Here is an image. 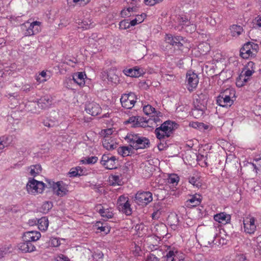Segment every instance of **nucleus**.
<instances>
[{
	"label": "nucleus",
	"instance_id": "obj_1",
	"mask_svg": "<svg viewBox=\"0 0 261 261\" xmlns=\"http://www.w3.org/2000/svg\"><path fill=\"white\" fill-rule=\"evenodd\" d=\"M208 96L205 93L198 94L194 101V108L192 110V115L196 119L201 117L207 109Z\"/></svg>",
	"mask_w": 261,
	"mask_h": 261
},
{
	"label": "nucleus",
	"instance_id": "obj_2",
	"mask_svg": "<svg viewBox=\"0 0 261 261\" xmlns=\"http://www.w3.org/2000/svg\"><path fill=\"white\" fill-rule=\"evenodd\" d=\"M129 145L133 149L137 150L139 149L148 148L150 146L149 140L144 137H140L138 134L129 133L124 138Z\"/></svg>",
	"mask_w": 261,
	"mask_h": 261
},
{
	"label": "nucleus",
	"instance_id": "obj_3",
	"mask_svg": "<svg viewBox=\"0 0 261 261\" xmlns=\"http://www.w3.org/2000/svg\"><path fill=\"white\" fill-rule=\"evenodd\" d=\"M47 185H45L42 181H39L35 179H32L30 180L27 184L26 188L29 193H42L45 187H47Z\"/></svg>",
	"mask_w": 261,
	"mask_h": 261
},
{
	"label": "nucleus",
	"instance_id": "obj_4",
	"mask_svg": "<svg viewBox=\"0 0 261 261\" xmlns=\"http://www.w3.org/2000/svg\"><path fill=\"white\" fill-rule=\"evenodd\" d=\"M136 99V94L134 93L130 92L128 94H123L120 98V102L122 107L130 109L134 106Z\"/></svg>",
	"mask_w": 261,
	"mask_h": 261
},
{
	"label": "nucleus",
	"instance_id": "obj_5",
	"mask_svg": "<svg viewBox=\"0 0 261 261\" xmlns=\"http://www.w3.org/2000/svg\"><path fill=\"white\" fill-rule=\"evenodd\" d=\"M231 90L226 89L217 97V103L220 107H224L227 106H230L233 102L231 99Z\"/></svg>",
	"mask_w": 261,
	"mask_h": 261
},
{
	"label": "nucleus",
	"instance_id": "obj_6",
	"mask_svg": "<svg viewBox=\"0 0 261 261\" xmlns=\"http://www.w3.org/2000/svg\"><path fill=\"white\" fill-rule=\"evenodd\" d=\"M152 193L150 192H138L135 196V201L140 205H146L152 201Z\"/></svg>",
	"mask_w": 261,
	"mask_h": 261
},
{
	"label": "nucleus",
	"instance_id": "obj_7",
	"mask_svg": "<svg viewBox=\"0 0 261 261\" xmlns=\"http://www.w3.org/2000/svg\"><path fill=\"white\" fill-rule=\"evenodd\" d=\"M186 81L188 83L187 88L190 92L193 91L199 83L198 75L193 71H189L186 74Z\"/></svg>",
	"mask_w": 261,
	"mask_h": 261
},
{
	"label": "nucleus",
	"instance_id": "obj_8",
	"mask_svg": "<svg viewBox=\"0 0 261 261\" xmlns=\"http://www.w3.org/2000/svg\"><path fill=\"white\" fill-rule=\"evenodd\" d=\"M177 126L178 124L173 121L170 120L166 121L160 127L155 128V134L156 136H160L161 135L160 131L164 130L171 135Z\"/></svg>",
	"mask_w": 261,
	"mask_h": 261
},
{
	"label": "nucleus",
	"instance_id": "obj_9",
	"mask_svg": "<svg viewBox=\"0 0 261 261\" xmlns=\"http://www.w3.org/2000/svg\"><path fill=\"white\" fill-rule=\"evenodd\" d=\"M118 208L120 211L127 216H129L132 213L130 204L128 200H126L124 196L119 197L117 202Z\"/></svg>",
	"mask_w": 261,
	"mask_h": 261
},
{
	"label": "nucleus",
	"instance_id": "obj_10",
	"mask_svg": "<svg viewBox=\"0 0 261 261\" xmlns=\"http://www.w3.org/2000/svg\"><path fill=\"white\" fill-rule=\"evenodd\" d=\"M116 158L115 156H109V154H104L100 161L101 164L107 169H116Z\"/></svg>",
	"mask_w": 261,
	"mask_h": 261
},
{
	"label": "nucleus",
	"instance_id": "obj_11",
	"mask_svg": "<svg viewBox=\"0 0 261 261\" xmlns=\"http://www.w3.org/2000/svg\"><path fill=\"white\" fill-rule=\"evenodd\" d=\"M165 41L167 43L175 46L178 49H181V47L183 46L182 42L184 41V39L180 36H173L171 35L167 34Z\"/></svg>",
	"mask_w": 261,
	"mask_h": 261
},
{
	"label": "nucleus",
	"instance_id": "obj_12",
	"mask_svg": "<svg viewBox=\"0 0 261 261\" xmlns=\"http://www.w3.org/2000/svg\"><path fill=\"white\" fill-rule=\"evenodd\" d=\"M40 22L38 21H34L32 23L27 22L21 25V29L25 30L24 35L25 36H30L34 35L35 33L38 32V29L37 28L34 30L35 26H38Z\"/></svg>",
	"mask_w": 261,
	"mask_h": 261
},
{
	"label": "nucleus",
	"instance_id": "obj_13",
	"mask_svg": "<svg viewBox=\"0 0 261 261\" xmlns=\"http://www.w3.org/2000/svg\"><path fill=\"white\" fill-rule=\"evenodd\" d=\"M85 111L92 116H97L100 113L101 109L98 104L92 101L86 104Z\"/></svg>",
	"mask_w": 261,
	"mask_h": 261
},
{
	"label": "nucleus",
	"instance_id": "obj_14",
	"mask_svg": "<svg viewBox=\"0 0 261 261\" xmlns=\"http://www.w3.org/2000/svg\"><path fill=\"white\" fill-rule=\"evenodd\" d=\"M243 225L244 231L249 234L253 233L256 230V225H255V218L251 217L250 218H246L243 221Z\"/></svg>",
	"mask_w": 261,
	"mask_h": 261
},
{
	"label": "nucleus",
	"instance_id": "obj_15",
	"mask_svg": "<svg viewBox=\"0 0 261 261\" xmlns=\"http://www.w3.org/2000/svg\"><path fill=\"white\" fill-rule=\"evenodd\" d=\"M154 231L155 236L159 238H164L168 234V228L167 226L163 223H160L155 225Z\"/></svg>",
	"mask_w": 261,
	"mask_h": 261
},
{
	"label": "nucleus",
	"instance_id": "obj_16",
	"mask_svg": "<svg viewBox=\"0 0 261 261\" xmlns=\"http://www.w3.org/2000/svg\"><path fill=\"white\" fill-rule=\"evenodd\" d=\"M41 237V233L37 231H30L25 232L23 233L22 239L25 242H35L38 240Z\"/></svg>",
	"mask_w": 261,
	"mask_h": 261
},
{
	"label": "nucleus",
	"instance_id": "obj_17",
	"mask_svg": "<svg viewBox=\"0 0 261 261\" xmlns=\"http://www.w3.org/2000/svg\"><path fill=\"white\" fill-rule=\"evenodd\" d=\"M53 98L50 96H44L37 101V106L41 110L46 109L52 105Z\"/></svg>",
	"mask_w": 261,
	"mask_h": 261
},
{
	"label": "nucleus",
	"instance_id": "obj_18",
	"mask_svg": "<svg viewBox=\"0 0 261 261\" xmlns=\"http://www.w3.org/2000/svg\"><path fill=\"white\" fill-rule=\"evenodd\" d=\"M250 42L246 43L240 49V56L243 59L255 57V53H254L250 49Z\"/></svg>",
	"mask_w": 261,
	"mask_h": 261
},
{
	"label": "nucleus",
	"instance_id": "obj_19",
	"mask_svg": "<svg viewBox=\"0 0 261 261\" xmlns=\"http://www.w3.org/2000/svg\"><path fill=\"white\" fill-rule=\"evenodd\" d=\"M184 254L179 253L178 251L170 250L168 252L165 257L166 261H183L184 259Z\"/></svg>",
	"mask_w": 261,
	"mask_h": 261
},
{
	"label": "nucleus",
	"instance_id": "obj_20",
	"mask_svg": "<svg viewBox=\"0 0 261 261\" xmlns=\"http://www.w3.org/2000/svg\"><path fill=\"white\" fill-rule=\"evenodd\" d=\"M19 249L23 252H31L36 249L35 246L30 242L23 241L18 245Z\"/></svg>",
	"mask_w": 261,
	"mask_h": 261
},
{
	"label": "nucleus",
	"instance_id": "obj_21",
	"mask_svg": "<svg viewBox=\"0 0 261 261\" xmlns=\"http://www.w3.org/2000/svg\"><path fill=\"white\" fill-rule=\"evenodd\" d=\"M214 219L219 223L226 224L230 222L231 216L224 212L217 214L214 215Z\"/></svg>",
	"mask_w": 261,
	"mask_h": 261
},
{
	"label": "nucleus",
	"instance_id": "obj_22",
	"mask_svg": "<svg viewBox=\"0 0 261 261\" xmlns=\"http://www.w3.org/2000/svg\"><path fill=\"white\" fill-rule=\"evenodd\" d=\"M61 184H63V181H58L54 184V192H56V194L58 196H63L65 195L68 192V190L65 187L61 185Z\"/></svg>",
	"mask_w": 261,
	"mask_h": 261
},
{
	"label": "nucleus",
	"instance_id": "obj_23",
	"mask_svg": "<svg viewBox=\"0 0 261 261\" xmlns=\"http://www.w3.org/2000/svg\"><path fill=\"white\" fill-rule=\"evenodd\" d=\"M102 142L103 147L109 150H113L117 146V144L109 137H104Z\"/></svg>",
	"mask_w": 261,
	"mask_h": 261
},
{
	"label": "nucleus",
	"instance_id": "obj_24",
	"mask_svg": "<svg viewBox=\"0 0 261 261\" xmlns=\"http://www.w3.org/2000/svg\"><path fill=\"white\" fill-rule=\"evenodd\" d=\"M216 229L215 227H213L210 229V233L207 238L203 240V244L204 246L208 247V245H211L214 243L215 239L216 237L217 233H216Z\"/></svg>",
	"mask_w": 261,
	"mask_h": 261
},
{
	"label": "nucleus",
	"instance_id": "obj_25",
	"mask_svg": "<svg viewBox=\"0 0 261 261\" xmlns=\"http://www.w3.org/2000/svg\"><path fill=\"white\" fill-rule=\"evenodd\" d=\"M143 70L140 68L135 67L134 68H130L128 69H125L123 71L124 74L129 76L131 77H139L142 74Z\"/></svg>",
	"mask_w": 261,
	"mask_h": 261
},
{
	"label": "nucleus",
	"instance_id": "obj_26",
	"mask_svg": "<svg viewBox=\"0 0 261 261\" xmlns=\"http://www.w3.org/2000/svg\"><path fill=\"white\" fill-rule=\"evenodd\" d=\"M84 76H86V74L84 72H77L73 75V80L78 85H83L85 84Z\"/></svg>",
	"mask_w": 261,
	"mask_h": 261
},
{
	"label": "nucleus",
	"instance_id": "obj_27",
	"mask_svg": "<svg viewBox=\"0 0 261 261\" xmlns=\"http://www.w3.org/2000/svg\"><path fill=\"white\" fill-rule=\"evenodd\" d=\"M133 147L130 145L129 146H121L118 148V152L123 156H126L133 153Z\"/></svg>",
	"mask_w": 261,
	"mask_h": 261
},
{
	"label": "nucleus",
	"instance_id": "obj_28",
	"mask_svg": "<svg viewBox=\"0 0 261 261\" xmlns=\"http://www.w3.org/2000/svg\"><path fill=\"white\" fill-rule=\"evenodd\" d=\"M38 228L41 230H45L48 226V219L46 217H42L38 220Z\"/></svg>",
	"mask_w": 261,
	"mask_h": 261
},
{
	"label": "nucleus",
	"instance_id": "obj_29",
	"mask_svg": "<svg viewBox=\"0 0 261 261\" xmlns=\"http://www.w3.org/2000/svg\"><path fill=\"white\" fill-rule=\"evenodd\" d=\"M201 199L200 198V195L197 198L196 196H193L192 197L186 201L187 206H196L198 205L201 202Z\"/></svg>",
	"mask_w": 261,
	"mask_h": 261
},
{
	"label": "nucleus",
	"instance_id": "obj_30",
	"mask_svg": "<svg viewBox=\"0 0 261 261\" xmlns=\"http://www.w3.org/2000/svg\"><path fill=\"white\" fill-rule=\"evenodd\" d=\"M30 174L34 177L38 175L42 170V167L39 164L32 165L30 166Z\"/></svg>",
	"mask_w": 261,
	"mask_h": 261
},
{
	"label": "nucleus",
	"instance_id": "obj_31",
	"mask_svg": "<svg viewBox=\"0 0 261 261\" xmlns=\"http://www.w3.org/2000/svg\"><path fill=\"white\" fill-rule=\"evenodd\" d=\"M198 48L201 54H206L210 50V46L209 44L206 42H202L198 46Z\"/></svg>",
	"mask_w": 261,
	"mask_h": 261
},
{
	"label": "nucleus",
	"instance_id": "obj_32",
	"mask_svg": "<svg viewBox=\"0 0 261 261\" xmlns=\"http://www.w3.org/2000/svg\"><path fill=\"white\" fill-rule=\"evenodd\" d=\"M230 30L233 36H239L243 32L242 27L237 25H232L230 28Z\"/></svg>",
	"mask_w": 261,
	"mask_h": 261
},
{
	"label": "nucleus",
	"instance_id": "obj_33",
	"mask_svg": "<svg viewBox=\"0 0 261 261\" xmlns=\"http://www.w3.org/2000/svg\"><path fill=\"white\" fill-rule=\"evenodd\" d=\"M99 213L102 217H105L107 219H111L113 217L114 214L112 212L109 211L108 209L101 208L99 210Z\"/></svg>",
	"mask_w": 261,
	"mask_h": 261
},
{
	"label": "nucleus",
	"instance_id": "obj_34",
	"mask_svg": "<svg viewBox=\"0 0 261 261\" xmlns=\"http://www.w3.org/2000/svg\"><path fill=\"white\" fill-rule=\"evenodd\" d=\"M143 112L147 115H149L151 114H156L157 113V112L155 111V108L149 105L145 106L143 107Z\"/></svg>",
	"mask_w": 261,
	"mask_h": 261
},
{
	"label": "nucleus",
	"instance_id": "obj_35",
	"mask_svg": "<svg viewBox=\"0 0 261 261\" xmlns=\"http://www.w3.org/2000/svg\"><path fill=\"white\" fill-rule=\"evenodd\" d=\"M145 17V14H142L140 15H137V17L130 21V25L135 26L137 23H141L144 19Z\"/></svg>",
	"mask_w": 261,
	"mask_h": 261
},
{
	"label": "nucleus",
	"instance_id": "obj_36",
	"mask_svg": "<svg viewBox=\"0 0 261 261\" xmlns=\"http://www.w3.org/2000/svg\"><path fill=\"white\" fill-rule=\"evenodd\" d=\"M43 124L45 126L50 128L58 125V122L57 120L46 119L43 121Z\"/></svg>",
	"mask_w": 261,
	"mask_h": 261
},
{
	"label": "nucleus",
	"instance_id": "obj_37",
	"mask_svg": "<svg viewBox=\"0 0 261 261\" xmlns=\"http://www.w3.org/2000/svg\"><path fill=\"white\" fill-rule=\"evenodd\" d=\"M98 158L95 156H91L81 161L83 164H92L97 162Z\"/></svg>",
	"mask_w": 261,
	"mask_h": 261
},
{
	"label": "nucleus",
	"instance_id": "obj_38",
	"mask_svg": "<svg viewBox=\"0 0 261 261\" xmlns=\"http://www.w3.org/2000/svg\"><path fill=\"white\" fill-rule=\"evenodd\" d=\"M149 120L143 117L137 116V123L134 124V126H143V123H148Z\"/></svg>",
	"mask_w": 261,
	"mask_h": 261
},
{
	"label": "nucleus",
	"instance_id": "obj_39",
	"mask_svg": "<svg viewBox=\"0 0 261 261\" xmlns=\"http://www.w3.org/2000/svg\"><path fill=\"white\" fill-rule=\"evenodd\" d=\"M122 176L121 174L120 175H112V179L111 181L112 182V185H121V179H120V177Z\"/></svg>",
	"mask_w": 261,
	"mask_h": 261
},
{
	"label": "nucleus",
	"instance_id": "obj_40",
	"mask_svg": "<svg viewBox=\"0 0 261 261\" xmlns=\"http://www.w3.org/2000/svg\"><path fill=\"white\" fill-rule=\"evenodd\" d=\"M53 207V203L50 201L45 202L42 206L43 213H47Z\"/></svg>",
	"mask_w": 261,
	"mask_h": 261
},
{
	"label": "nucleus",
	"instance_id": "obj_41",
	"mask_svg": "<svg viewBox=\"0 0 261 261\" xmlns=\"http://www.w3.org/2000/svg\"><path fill=\"white\" fill-rule=\"evenodd\" d=\"M130 25V21L128 22V20H123L119 22V28L122 30H125L129 28Z\"/></svg>",
	"mask_w": 261,
	"mask_h": 261
},
{
	"label": "nucleus",
	"instance_id": "obj_42",
	"mask_svg": "<svg viewBox=\"0 0 261 261\" xmlns=\"http://www.w3.org/2000/svg\"><path fill=\"white\" fill-rule=\"evenodd\" d=\"M95 225L98 229L100 230L101 231L105 232L106 234L110 231L109 229L106 226H103L102 224L100 222H97Z\"/></svg>",
	"mask_w": 261,
	"mask_h": 261
},
{
	"label": "nucleus",
	"instance_id": "obj_43",
	"mask_svg": "<svg viewBox=\"0 0 261 261\" xmlns=\"http://www.w3.org/2000/svg\"><path fill=\"white\" fill-rule=\"evenodd\" d=\"M160 143L158 144V147L159 150H163L165 148L168 147L166 142V139H162V140H160Z\"/></svg>",
	"mask_w": 261,
	"mask_h": 261
},
{
	"label": "nucleus",
	"instance_id": "obj_44",
	"mask_svg": "<svg viewBox=\"0 0 261 261\" xmlns=\"http://www.w3.org/2000/svg\"><path fill=\"white\" fill-rule=\"evenodd\" d=\"M160 134L161 135L160 136H156L160 140H162V139H167L171 136V134L164 130L160 131Z\"/></svg>",
	"mask_w": 261,
	"mask_h": 261
},
{
	"label": "nucleus",
	"instance_id": "obj_45",
	"mask_svg": "<svg viewBox=\"0 0 261 261\" xmlns=\"http://www.w3.org/2000/svg\"><path fill=\"white\" fill-rule=\"evenodd\" d=\"M49 244L53 247H58L60 245V241L57 238H53L50 239Z\"/></svg>",
	"mask_w": 261,
	"mask_h": 261
},
{
	"label": "nucleus",
	"instance_id": "obj_46",
	"mask_svg": "<svg viewBox=\"0 0 261 261\" xmlns=\"http://www.w3.org/2000/svg\"><path fill=\"white\" fill-rule=\"evenodd\" d=\"M46 72H45V71H41V72L40 73L39 75L37 77L36 80H37V81L38 82H39V83H42V82H44L46 81V79H41V77H39V76H41V77H45L46 76Z\"/></svg>",
	"mask_w": 261,
	"mask_h": 261
},
{
	"label": "nucleus",
	"instance_id": "obj_47",
	"mask_svg": "<svg viewBox=\"0 0 261 261\" xmlns=\"http://www.w3.org/2000/svg\"><path fill=\"white\" fill-rule=\"evenodd\" d=\"M69 174L70 175V176L71 177H75L81 175V174L78 172L77 169L75 168H72L69 172Z\"/></svg>",
	"mask_w": 261,
	"mask_h": 261
},
{
	"label": "nucleus",
	"instance_id": "obj_48",
	"mask_svg": "<svg viewBox=\"0 0 261 261\" xmlns=\"http://www.w3.org/2000/svg\"><path fill=\"white\" fill-rule=\"evenodd\" d=\"M249 46L250 49L252 50V51H253L254 53H255L256 55L257 52V50L258 49V45L257 44H255L253 42H250V44Z\"/></svg>",
	"mask_w": 261,
	"mask_h": 261
},
{
	"label": "nucleus",
	"instance_id": "obj_49",
	"mask_svg": "<svg viewBox=\"0 0 261 261\" xmlns=\"http://www.w3.org/2000/svg\"><path fill=\"white\" fill-rule=\"evenodd\" d=\"M189 181L190 184H192L193 186H196L197 187H198L199 186V184H200L199 182H198L197 183L198 180H197V178H196L194 176L189 178Z\"/></svg>",
	"mask_w": 261,
	"mask_h": 261
},
{
	"label": "nucleus",
	"instance_id": "obj_50",
	"mask_svg": "<svg viewBox=\"0 0 261 261\" xmlns=\"http://www.w3.org/2000/svg\"><path fill=\"white\" fill-rule=\"evenodd\" d=\"M146 261H160V259L152 253L147 257Z\"/></svg>",
	"mask_w": 261,
	"mask_h": 261
},
{
	"label": "nucleus",
	"instance_id": "obj_51",
	"mask_svg": "<svg viewBox=\"0 0 261 261\" xmlns=\"http://www.w3.org/2000/svg\"><path fill=\"white\" fill-rule=\"evenodd\" d=\"M137 123V116H132L129 117V118L125 122V123H133V126H134V124Z\"/></svg>",
	"mask_w": 261,
	"mask_h": 261
},
{
	"label": "nucleus",
	"instance_id": "obj_52",
	"mask_svg": "<svg viewBox=\"0 0 261 261\" xmlns=\"http://www.w3.org/2000/svg\"><path fill=\"white\" fill-rule=\"evenodd\" d=\"M178 177L176 176H171L168 179V182L170 184H177L178 181Z\"/></svg>",
	"mask_w": 261,
	"mask_h": 261
},
{
	"label": "nucleus",
	"instance_id": "obj_53",
	"mask_svg": "<svg viewBox=\"0 0 261 261\" xmlns=\"http://www.w3.org/2000/svg\"><path fill=\"white\" fill-rule=\"evenodd\" d=\"M179 22L180 23V24L183 25H186L188 26L190 23V22H189L188 18L186 17H181L180 18Z\"/></svg>",
	"mask_w": 261,
	"mask_h": 261
},
{
	"label": "nucleus",
	"instance_id": "obj_54",
	"mask_svg": "<svg viewBox=\"0 0 261 261\" xmlns=\"http://www.w3.org/2000/svg\"><path fill=\"white\" fill-rule=\"evenodd\" d=\"M104 137H109V136L113 134V130L112 128H109L104 129L103 130Z\"/></svg>",
	"mask_w": 261,
	"mask_h": 261
},
{
	"label": "nucleus",
	"instance_id": "obj_55",
	"mask_svg": "<svg viewBox=\"0 0 261 261\" xmlns=\"http://www.w3.org/2000/svg\"><path fill=\"white\" fill-rule=\"evenodd\" d=\"M79 2H81V0H67V5L69 7H74L75 4Z\"/></svg>",
	"mask_w": 261,
	"mask_h": 261
},
{
	"label": "nucleus",
	"instance_id": "obj_56",
	"mask_svg": "<svg viewBox=\"0 0 261 261\" xmlns=\"http://www.w3.org/2000/svg\"><path fill=\"white\" fill-rule=\"evenodd\" d=\"M253 72H254V69H247L244 73V75L245 77H249L252 74Z\"/></svg>",
	"mask_w": 261,
	"mask_h": 261
},
{
	"label": "nucleus",
	"instance_id": "obj_57",
	"mask_svg": "<svg viewBox=\"0 0 261 261\" xmlns=\"http://www.w3.org/2000/svg\"><path fill=\"white\" fill-rule=\"evenodd\" d=\"M198 125H199L198 129H200V130H204L205 129H207L208 128V126L207 125H205L203 123L199 122V123H198Z\"/></svg>",
	"mask_w": 261,
	"mask_h": 261
},
{
	"label": "nucleus",
	"instance_id": "obj_58",
	"mask_svg": "<svg viewBox=\"0 0 261 261\" xmlns=\"http://www.w3.org/2000/svg\"><path fill=\"white\" fill-rule=\"evenodd\" d=\"M68 257H67L66 256H64L63 254H61L57 257V261H68Z\"/></svg>",
	"mask_w": 261,
	"mask_h": 261
},
{
	"label": "nucleus",
	"instance_id": "obj_59",
	"mask_svg": "<svg viewBox=\"0 0 261 261\" xmlns=\"http://www.w3.org/2000/svg\"><path fill=\"white\" fill-rule=\"evenodd\" d=\"M8 251V249H7L5 247L0 248V258L3 257Z\"/></svg>",
	"mask_w": 261,
	"mask_h": 261
},
{
	"label": "nucleus",
	"instance_id": "obj_60",
	"mask_svg": "<svg viewBox=\"0 0 261 261\" xmlns=\"http://www.w3.org/2000/svg\"><path fill=\"white\" fill-rule=\"evenodd\" d=\"M144 3L146 5L149 6H153L158 3L155 0H144Z\"/></svg>",
	"mask_w": 261,
	"mask_h": 261
},
{
	"label": "nucleus",
	"instance_id": "obj_61",
	"mask_svg": "<svg viewBox=\"0 0 261 261\" xmlns=\"http://www.w3.org/2000/svg\"><path fill=\"white\" fill-rule=\"evenodd\" d=\"M32 88V87L30 85L26 84L22 86V89L23 91L28 92L31 90Z\"/></svg>",
	"mask_w": 261,
	"mask_h": 261
},
{
	"label": "nucleus",
	"instance_id": "obj_62",
	"mask_svg": "<svg viewBox=\"0 0 261 261\" xmlns=\"http://www.w3.org/2000/svg\"><path fill=\"white\" fill-rule=\"evenodd\" d=\"M161 214V212L159 211V210H157L156 211H154L152 214V217L153 219H156L159 217L160 215Z\"/></svg>",
	"mask_w": 261,
	"mask_h": 261
},
{
	"label": "nucleus",
	"instance_id": "obj_63",
	"mask_svg": "<svg viewBox=\"0 0 261 261\" xmlns=\"http://www.w3.org/2000/svg\"><path fill=\"white\" fill-rule=\"evenodd\" d=\"M121 15L122 17H125L126 16L129 17L130 14L125 9H123L121 12Z\"/></svg>",
	"mask_w": 261,
	"mask_h": 261
},
{
	"label": "nucleus",
	"instance_id": "obj_64",
	"mask_svg": "<svg viewBox=\"0 0 261 261\" xmlns=\"http://www.w3.org/2000/svg\"><path fill=\"white\" fill-rule=\"evenodd\" d=\"M46 181L47 182L48 184V188H52L53 189V190H54V184H56V182H55L54 181H51L49 179H47L46 180Z\"/></svg>",
	"mask_w": 261,
	"mask_h": 261
}]
</instances>
